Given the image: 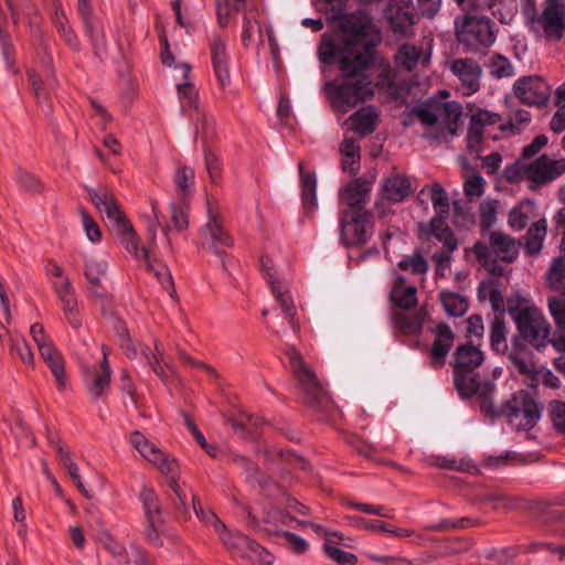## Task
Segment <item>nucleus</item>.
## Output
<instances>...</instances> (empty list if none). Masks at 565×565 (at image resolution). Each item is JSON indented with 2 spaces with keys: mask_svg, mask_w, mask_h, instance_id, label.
Returning <instances> with one entry per match:
<instances>
[{
  "mask_svg": "<svg viewBox=\"0 0 565 565\" xmlns=\"http://www.w3.org/2000/svg\"><path fill=\"white\" fill-rule=\"evenodd\" d=\"M332 19H339V39L323 36L318 54L324 64L338 63L342 78L326 85V93L333 110L347 114L360 103L373 97L374 86L370 75L373 58L372 45L375 28L363 12L343 14L348 0H317Z\"/></svg>",
  "mask_w": 565,
  "mask_h": 565,
  "instance_id": "obj_1",
  "label": "nucleus"
},
{
  "mask_svg": "<svg viewBox=\"0 0 565 565\" xmlns=\"http://www.w3.org/2000/svg\"><path fill=\"white\" fill-rule=\"evenodd\" d=\"M508 312L516 326L518 333L513 345L518 349L527 347L536 351L544 350L550 342L552 326L542 310L533 301L521 295L508 299Z\"/></svg>",
  "mask_w": 565,
  "mask_h": 565,
  "instance_id": "obj_2",
  "label": "nucleus"
},
{
  "mask_svg": "<svg viewBox=\"0 0 565 565\" xmlns=\"http://www.w3.org/2000/svg\"><path fill=\"white\" fill-rule=\"evenodd\" d=\"M462 107L456 102H430L415 109L426 125L424 136L433 141L447 142L458 130Z\"/></svg>",
  "mask_w": 565,
  "mask_h": 565,
  "instance_id": "obj_3",
  "label": "nucleus"
},
{
  "mask_svg": "<svg viewBox=\"0 0 565 565\" xmlns=\"http://www.w3.org/2000/svg\"><path fill=\"white\" fill-rule=\"evenodd\" d=\"M484 360L483 352L470 343L459 345L454 356V383L462 397L475 394L484 396L493 390L490 383L482 384L476 370Z\"/></svg>",
  "mask_w": 565,
  "mask_h": 565,
  "instance_id": "obj_4",
  "label": "nucleus"
},
{
  "mask_svg": "<svg viewBox=\"0 0 565 565\" xmlns=\"http://www.w3.org/2000/svg\"><path fill=\"white\" fill-rule=\"evenodd\" d=\"M130 444L147 461L152 463L160 473L169 479V487L179 499L180 505L184 508L185 495L178 484L179 465L177 460L163 452L138 430L130 435Z\"/></svg>",
  "mask_w": 565,
  "mask_h": 565,
  "instance_id": "obj_5",
  "label": "nucleus"
},
{
  "mask_svg": "<svg viewBox=\"0 0 565 565\" xmlns=\"http://www.w3.org/2000/svg\"><path fill=\"white\" fill-rule=\"evenodd\" d=\"M456 36L460 44L470 51L490 47L495 41V30L491 20L478 14H463L455 19Z\"/></svg>",
  "mask_w": 565,
  "mask_h": 565,
  "instance_id": "obj_6",
  "label": "nucleus"
},
{
  "mask_svg": "<svg viewBox=\"0 0 565 565\" xmlns=\"http://www.w3.org/2000/svg\"><path fill=\"white\" fill-rule=\"evenodd\" d=\"M260 267L263 275L269 286L276 300L279 302L284 318L288 321L291 330L298 333L300 324L297 319L296 307L288 290V280L285 275L276 267L275 263L268 256H263L260 259Z\"/></svg>",
  "mask_w": 565,
  "mask_h": 565,
  "instance_id": "obj_7",
  "label": "nucleus"
},
{
  "mask_svg": "<svg viewBox=\"0 0 565 565\" xmlns=\"http://www.w3.org/2000/svg\"><path fill=\"white\" fill-rule=\"evenodd\" d=\"M286 354L303 401L310 405L320 403L326 392L315 371L303 361L294 345L287 349Z\"/></svg>",
  "mask_w": 565,
  "mask_h": 565,
  "instance_id": "obj_8",
  "label": "nucleus"
},
{
  "mask_svg": "<svg viewBox=\"0 0 565 565\" xmlns=\"http://www.w3.org/2000/svg\"><path fill=\"white\" fill-rule=\"evenodd\" d=\"M504 415L516 430H529L541 417V407L529 392L520 391L507 403Z\"/></svg>",
  "mask_w": 565,
  "mask_h": 565,
  "instance_id": "obj_9",
  "label": "nucleus"
},
{
  "mask_svg": "<svg viewBox=\"0 0 565 565\" xmlns=\"http://www.w3.org/2000/svg\"><path fill=\"white\" fill-rule=\"evenodd\" d=\"M532 30L548 41H557L565 31V3L545 1L540 14L529 17Z\"/></svg>",
  "mask_w": 565,
  "mask_h": 565,
  "instance_id": "obj_10",
  "label": "nucleus"
},
{
  "mask_svg": "<svg viewBox=\"0 0 565 565\" xmlns=\"http://www.w3.org/2000/svg\"><path fill=\"white\" fill-rule=\"evenodd\" d=\"M211 520L213 521V527L218 534L220 540L235 556L249 559L259 558L265 563L270 562V555L262 548L259 544L241 533H232L228 531L225 524H223L215 514H211Z\"/></svg>",
  "mask_w": 565,
  "mask_h": 565,
  "instance_id": "obj_11",
  "label": "nucleus"
},
{
  "mask_svg": "<svg viewBox=\"0 0 565 565\" xmlns=\"http://www.w3.org/2000/svg\"><path fill=\"white\" fill-rule=\"evenodd\" d=\"M340 238L345 246L365 244L372 235L370 216L364 209L340 213Z\"/></svg>",
  "mask_w": 565,
  "mask_h": 565,
  "instance_id": "obj_12",
  "label": "nucleus"
},
{
  "mask_svg": "<svg viewBox=\"0 0 565 565\" xmlns=\"http://www.w3.org/2000/svg\"><path fill=\"white\" fill-rule=\"evenodd\" d=\"M116 334L118 337L119 345L124 350L125 354L129 359H137L139 355H141L145 361L152 367L154 373L162 377L164 374L163 366L161 365V362H163L167 366L169 365L168 362L164 360V350L161 347V344L156 341L154 342V353L150 352L148 347L139 345L137 348L129 335L128 329L126 324L121 321H117L114 326Z\"/></svg>",
  "mask_w": 565,
  "mask_h": 565,
  "instance_id": "obj_13",
  "label": "nucleus"
},
{
  "mask_svg": "<svg viewBox=\"0 0 565 565\" xmlns=\"http://www.w3.org/2000/svg\"><path fill=\"white\" fill-rule=\"evenodd\" d=\"M145 514V536L154 546H162L161 535L164 533V521L161 515L159 499L153 489L146 486L139 493Z\"/></svg>",
  "mask_w": 565,
  "mask_h": 565,
  "instance_id": "obj_14",
  "label": "nucleus"
},
{
  "mask_svg": "<svg viewBox=\"0 0 565 565\" xmlns=\"http://www.w3.org/2000/svg\"><path fill=\"white\" fill-rule=\"evenodd\" d=\"M162 227V232L168 239V244L170 245V238L168 236L171 227L161 224V215L159 211L158 203L156 201H151V216L148 223V247H139V237L136 231L129 233L127 236L120 238V243L125 246L126 250L131 254L138 260H148L150 248L156 244L157 237V228Z\"/></svg>",
  "mask_w": 565,
  "mask_h": 565,
  "instance_id": "obj_15",
  "label": "nucleus"
},
{
  "mask_svg": "<svg viewBox=\"0 0 565 565\" xmlns=\"http://www.w3.org/2000/svg\"><path fill=\"white\" fill-rule=\"evenodd\" d=\"M200 236L203 247L220 257L223 266L225 267V257L227 254L223 250L225 247H232L233 239L223 228V225L216 214L213 213L209 206L207 222L201 228Z\"/></svg>",
  "mask_w": 565,
  "mask_h": 565,
  "instance_id": "obj_16",
  "label": "nucleus"
},
{
  "mask_svg": "<svg viewBox=\"0 0 565 565\" xmlns=\"http://www.w3.org/2000/svg\"><path fill=\"white\" fill-rule=\"evenodd\" d=\"M513 90L521 103L530 106L543 105L551 94L550 86L540 76L519 78L513 85Z\"/></svg>",
  "mask_w": 565,
  "mask_h": 565,
  "instance_id": "obj_17",
  "label": "nucleus"
},
{
  "mask_svg": "<svg viewBox=\"0 0 565 565\" xmlns=\"http://www.w3.org/2000/svg\"><path fill=\"white\" fill-rule=\"evenodd\" d=\"M525 177L536 184L551 182L565 173V159H553L541 156L533 162L524 166Z\"/></svg>",
  "mask_w": 565,
  "mask_h": 565,
  "instance_id": "obj_18",
  "label": "nucleus"
},
{
  "mask_svg": "<svg viewBox=\"0 0 565 565\" xmlns=\"http://www.w3.org/2000/svg\"><path fill=\"white\" fill-rule=\"evenodd\" d=\"M451 73L460 81L463 95L470 96L480 88L481 67L473 58H455L449 62Z\"/></svg>",
  "mask_w": 565,
  "mask_h": 565,
  "instance_id": "obj_19",
  "label": "nucleus"
},
{
  "mask_svg": "<svg viewBox=\"0 0 565 565\" xmlns=\"http://www.w3.org/2000/svg\"><path fill=\"white\" fill-rule=\"evenodd\" d=\"M431 57L430 42L415 44H403L395 54L396 65L407 72H413L417 67H425Z\"/></svg>",
  "mask_w": 565,
  "mask_h": 565,
  "instance_id": "obj_20",
  "label": "nucleus"
},
{
  "mask_svg": "<svg viewBox=\"0 0 565 565\" xmlns=\"http://www.w3.org/2000/svg\"><path fill=\"white\" fill-rule=\"evenodd\" d=\"M110 366L107 360L106 348L103 347V361L98 365L85 370V385L93 398L104 396L110 383Z\"/></svg>",
  "mask_w": 565,
  "mask_h": 565,
  "instance_id": "obj_21",
  "label": "nucleus"
},
{
  "mask_svg": "<svg viewBox=\"0 0 565 565\" xmlns=\"http://www.w3.org/2000/svg\"><path fill=\"white\" fill-rule=\"evenodd\" d=\"M434 342L430 348V364L434 367H441L454 345L455 334L449 326L439 323L434 330Z\"/></svg>",
  "mask_w": 565,
  "mask_h": 565,
  "instance_id": "obj_22",
  "label": "nucleus"
},
{
  "mask_svg": "<svg viewBox=\"0 0 565 565\" xmlns=\"http://www.w3.org/2000/svg\"><path fill=\"white\" fill-rule=\"evenodd\" d=\"M294 511L299 514H306L307 508L296 499L282 493L281 498L277 500L276 505L268 512L267 520L281 525H290L292 522L298 524L299 521L290 515Z\"/></svg>",
  "mask_w": 565,
  "mask_h": 565,
  "instance_id": "obj_23",
  "label": "nucleus"
},
{
  "mask_svg": "<svg viewBox=\"0 0 565 565\" xmlns=\"http://www.w3.org/2000/svg\"><path fill=\"white\" fill-rule=\"evenodd\" d=\"M412 192L409 179L397 172L384 179L381 188V199L391 203L404 201Z\"/></svg>",
  "mask_w": 565,
  "mask_h": 565,
  "instance_id": "obj_24",
  "label": "nucleus"
},
{
  "mask_svg": "<svg viewBox=\"0 0 565 565\" xmlns=\"http://www.w3.org/2000/svg\"><path fill=\"white\" fill-rule=\"evenodd\" d=\"M352 542L353 541L351 539L347 540L341 533L338 532H333L332 534H326L323 551L329 558L341 565H354L358 562L356 555L345 552L339 547V545L352 547Z\"/></svg>",
  "mask_w": 565,
  "mask_h": 565,
  "instance_id": "obj_25",
  "label": "nucleus"
},
{
  "mask_svg": "<svg viewBox=\"0 0 565 565\" xmlns=\"http://www.w3.org/2000/svg\"><path fill=\"white\" fill-rule=\"evenodd\" d=\"M491 252L503 262L511 263L516 259L521 243L510 235L493 231L489 234Z\"/></svg>",
  "mask_w": 565,
  "mask_h": 565,
  "instance_id": "obj_26",
  "label": "nucleus"
},
{
  "mask_svg": "<svg viewBox=\"0 0 565 565\" xmlns=\"http://www.w3.org/2000/svg\"><path fill=\"white\" fill-rule=\"evenodd\" d=\"M370 191V183L359 178L351 181L343 190H341L340 201L342 204L348 206L347 210L363 209L362 204L366 202Z\"/></svg>",
  "mask_w": 565,
  "mask_h": 565,
  "instance_id": "obj_27",
  "label": "nucleus"
},
{
  "mask_svg": "<svg viewBox=\"0 0 565 565\" xmlns=\"http://www.w3.org/2000/svg\"><path fill=\"white\" fill-rule=\"evenodd\" d=\"M416 281H408L405 276H397L391 291L393 302L403 309H408L417 303Z\"/></svg>",
  "mask_w": 565,
  "mask_h": 565,
  "instance_id": "obj_28",
  "label": "nucleus"
},
{
  "mask_svg": "<svg viewBox=\"0 0 565 565\" xmlns=\"http://www.w3.org/2000/svg\"><path fill=\"white\" fill-rule=\"evenodd\" d=\"M51 444H55L53 438H50ZM55 451L58 459L60 465L67 471L70 478L79 490V492L87 499H92L93 494L85 488L82 477L79 475V469L76 462L73 460L71 452L65 449L58 441L55 445Z\"/></svg>",
  "mask_w": 565,
  "mask_h": 565,
  "instance_id": "obj_29",
  "label": "nucleus"
},
{
  "mask_svg": "<svg viewBox=\"0 0 565 565\" xmlns=\"http://www.w3.org/2000/svg\"><path fill=\"white\" fill-rule=\"evenodd\" d=\"M379 111L374 106H365L352 114L348 121L352 122L351 130L366 136L376 129Z\"/></svg>",
  "mask_w": 565,
  "mask_h": 565,
  "instance_id": "obj_30",
  "label": "nucleus"
},
{
  "mask_svg": "<svg viewBox=\"0 0 565 565\" xmlns=\"http://www.w3.org/2000/svg\"><path fill=\"white\" fill-rule=\"evenodd\" d=\"M78 15L84 24L86 34L90 38L93 44L97 47L103 42V31L98 19L94 15L89 0H78Z\"/></svg>",
  "mask_w": 565,
  "mask_h": 565,
  "instance_id": "obj_31",
  "label": "nucleus"
},
{
  "mask_svg": "<svg viewBox=\"0 0 565 565\" xmlns=\"http://www.w3.org/2000/svg\"><path fill=\"white\" fill-rule=\"evenodd\" d=\"M108 269V262L105 257L92 256L86 260L85 277L90 286V291L96 297H102V278L106 275Z\"/></svg>",
  "mask_w": 565,
  "mask_h": 565,
  "instance_id": "obj_32",
  "label": "nucleus"
},
{
  "mask_svg": "<svg viewBox=\"0 0 565 565\" xmlns=\"http://www.w3.org/2000/svg\"><path fill=\"white\" fill-rule=\"evenodd\" d=\"M52 22L60 35L75 51L79 50V41L68 23V19L60 0H53Z\"/></svg>",
  "mask_w": 565,
  "mask_h": 565,
  "instance_id": "obj_33",
  "label": "nucleus"
},
{
  "mask_svg": "<svg viewBox=\"0 0 565 565\" xmlns=\"http://www.w3.org/2000/svg\"><path fill=\"white\" fill-rule=\"evenodd\" d=\"M88 198L98 211L106 213L109 221L122 213L115 195L105 189H88Z\"/></svg>",
  "mask_w": 565,
  "mask_h": 565,
  "instance_id": "obj_34",
  "label": "nucleus"
},
{
  "mask_svg": "<svg viewBox=\"0 0 565 565\" xmlns=\"http://www.w3.org/2000/svg\"><path fill=\"white\" fill-rule=\"evenodd\" d=\"M547 234V222L541 218L534 222L524 236V249L526 254L536 256L543 248V243Z\"/></svg>",
  "mask_w": 565,
  "mask_h": 565,
  "instance_id": "obj_35",
  "label": "nucleus"
},
{
  "mask_svg": "<svg viewBox=\"0 0 565 565\" xmlns=\"http://www.w3.org/2000/svg\"><path fill=\"white\" fill-rule=\"evenodd\" d=\"M40 354L54 375L57 388L60 391H64L67 386V379L65 375L64 359L62 354L54 345L49 349H44Z\"/></svg>",
  "mask_w": 565,
  "mask_h": 565,
  "instance_id": "obj_36",
  "label": "nucleus"
},
{
  "mask_svg": "<svg viewBox=\"0 0 565 565\" xmlns=\"http://www.w3.org/2000/svg\"><path fill=\"white\" fill-rule=\"evenodd\" d=\"M448 215H435L425 228V233L429 237H435L443 243L444 246L457 248V239L450 227L446 223Z\"/></svg>",
  "mask_w": 565,
  "mask_h": 565,
  "instance_id": "obj_37",
  "label": "nucleus"
},
{
  "mask_svg": "<svg viewBox=\"0 0 565 565\" xmlns=\"http://www.w3.org/2000/svg\"><path fill=\"white\" fill-rule=\"evenodd\" d=\"M426 318L427 311L424 308H420L415 313H395L394 324L395 328H397L404 334H416L422 330Z\"/></svg>",
  "mask_w": 565,
  "mask_h": 565,
  "instance_id": "obj_38",
  "label": "nucleus"
},
{
  "mask_svg": "<svg viewBox=\"0 0 565 565\" xmlns=\"http://www.w3.org/2000/svg\"><path fill=\"white\" fill-rule=\"evenodd\" d=\"M534 215V203L530 200H524L511 209L508 217V224L512 230L519 232L526 227Z\"/></svg>",
  "mask_w": 565,
  "mask_h": 565,
  "instance_id": "obj_39",
  "label": "nucleus"
},
{
  "mask_svg": "<svg viewBox=\"0 0 565 565\" xmlns=\"http://www.w3.org/2000/svg\"><path fill=\"white\" fill-rule=\"evenodd\" d=\"M342 169L349 174H355L360 168V146L352 138H345L340 147Z\"/></svg>",
  "mask_w": 565,
  "mask_h": 565,
  "instance_id": "obj_40",
  "label": "nucleus"
},
{
  "mask_svg": "<svg viewBox=\"0 0 565 565\" xmlns=\"http://www.w3.org/2000/svg\"><path fill=\"white\" fill-rule=\"evenodd\" d=\"M98 542L118 563L129 564L132 562L126 546L116 540L108 530L104 529L99 532Z\"/></svg>",
  "mask_w": 565,
  "mask_h": 565,
  "instance_id": "obj_41",
  "label": "nucleus"
},
{
  "mask_svg": "<svg viewBox=\"0 0 565 565\" xmlns=\"http://www.w3.org/2000/svg\"><path fill=\"white\" fill-rule=\"evenodd\" d=\"M299 172L301 180V196L303 206L307 211H313L317 206L316 175L311 172H306L305 164L302 162H299Z\"/></svg>",
  "mask_w": 565,
  "mask_h": 565,
  "instance_id": "obj_42",
  "label": "nucleus"
},
{
  "mask_svg": "<svg viewBox=\"0 0 565 565\" xmlns=\"http://www.w3.org/2000/svg\"><path fill=\"white\" fill-rule=\"evenodd\" d=\"M426 192L428 193L436 215H449L450 202L445 189L439 183H434L430 186L424 188L419 193V198Z\"/></svg>",
  "mask_w": 565,
  "mask_h": 565,
  "instance_id": "obj_43",
  "label": "nucleus"
},
{
  "mask_svg": "<svg viewBox=\"0 0 565 565\" xmlns=\"http://www.w3.org/2000/svg\"><path fill=\"white\" fill-rule=\"evenodd\" d=\"M440 301L445 311L452 317L463 316L469 308L468 299L452 291H441Z\"/></svg>",
  "mask_w": 565,
  "mask_h": 565,
  "instance_id": "obj_44",
  "label": "nucleus"
},
{
  "mask_svg": "<svg viewBox=\"0 0 565 565\" xmlns=\"http://www.w3.org/2000/svg\"><path fill=\"white\" fill-rule=\"evenodd\" d=\"M355 524L362 529L371 530L375 532H385L392 534L398 539H407L414 535V531L404 527H396L392 524L382 521H371L366 519H356Z\"/></svg>",
  "mask_w": 565,
  "mask_h": 565,
  "instance_id": "obj_45",
  "label": "nucleus"
},
{
  "mask_svg": "<svg viewBox=\"0 0 565 565\" xmlns=\"http://www.w3.org/2000/svg\"><path fill=\"white\" fill-rule=\"evenodd\" d=\"M490 343L492 350L498 353H504L508 350L507 328L502 313L495 315L491 322Z\"/></svg>",
  "mask_w": 565,
  "mask_h": 565,
  "instance_id": "obj_46",
  "label": "nucleus"
},
{
  "mask_svg": "<svg viewBox=\"0 0 565 565\" xmlns=\"http://www.w3.org/2000/svg\"><path fill=\"white\" fill-rule=\"evenodd\" d=\"M57 298L62 305V310L67 322L73 328H79L82 324V320L79 317V309L75 290L57 295Z\"/></svg>",
  "mask_w": 565,
  "mask_h": 565,
  "instance_id": "obj_47",
  "label": "nucleus"
},
{
  "mask_svg": "<svg viewBox=\"0 0 565 565\" xmlns=\"http://www.w3.org/2000/svg\"><path fill=\"white\" fill-rule=\"evenodd\" d=\"M392 31L401 36H408L413 33L414 17L409 11L397 9L388 17Z\"/></svg>",
  "mask_w": 565,
  "mask_h": 565,
  "instance_id": "obj_48",
  "label": "nucleus"
},
{
  "mask_svg": "<svg viewBox=\"0 0 565 565\" xmlns=\"http://www.w3.org/2000/svg\"><path fill=\"white\" fill-rule=\"evenodd\" d=\"M179 68L181 71L182 78H183V82L178 84L179 98H180L183 107H185V106L192 107L195 105L198 92H196L195 87L193 86V84H191L188 81L189 74L191 72V66L189 64L184 63V64H181L179 66Z\"/></svg>",
  "mask_w": 565,
  "mask_h": 565,
  "instance_id": "obj_49",
  "label": "nucleus"
},
{
  "mask_svg": "<svg viewBox=\"0 0 565 565\" xmlns=\"http://www.w3.org/2000/svg\"><path fill=\"white\" fill-rule=\"evenodd\" d=\"M547 307L558 331H565V285L561 292L547 299Z\"/></svg>",
  "mask_w": 565,
  "mask_h": 565,
  "instance_id": "obj_50",
  "label": "nucleus"
},
{
  "mask_svg": "<svg viewBox=\"0 0 565 565\" xmlns=\"http://www.w3.org/2000/svg\"><path fill=\"white\" fill-rule=\"evenodd\" d=\"M489 9L501 23H510L518 12V4L515 0H490Z\"/></svg>",
  "mask_w": 565,
  "mask_h": 565,
  "instance_id": "obj_51",
  "label": "nucleus"
},
{
  "mask_svg": "<svg viewBox=\"0 0 565 565\" xmlns=\"http://www.w3.org/2000/svg\"><path fill=\"white\" fill-rule=\"evenodd\" d=\"M398 268L403 271H408L414 278L423 281V277L428 270V263L422 255L414 254L403 258L398 263Z\"/></svg>",
  "mask_w": 565,
  "mask_h": 565,
  "instance_id": "obj_52",
  "label": "nucleus"
},
{
  "mask_svg": "<svg viewBox=\"0 0 565 565\" xmlns=\"http://www.w3.org/2000/svg\"><path fill=\"white\" fill-rule=\"evenodd\" d=\"M499 125V127L503 130L505 126L501 124V117L486 109H478L470 117V126L473 129H478L484 134L486 128Z\"/></svg>",
  "mask_w": 565,
  "mask_h": 565,
  "instance_id": "obj_53",
  "label": "nucleus"
},
{
  "mask_svg": "<svg viewBox=\"0 0 565 565\" xmlns=\"http://www.w3.org/2000/svg\"><path fill=\"white\" fill-rule=\"evenodd\" d=\"M246 0H218L216 3L217 21L220 26L225 28L232 12H238L245 8Z\"/></svg>",
  "mask_w": 565,
  "mask_h": 565,
  "instance_id": "obj_54",
  "label": "nucleus"
},
{
  "mask_svg": "<svg viewBox=\"0 0 565 565\" xmlns=\"http://www.w3.org/2000/svg\"><path fill=\"white\" fill-rule=\"evenodd\" d=\"M194 171L192 168L186 166H180L174 173V183L178 191L183 195L188 196L193 192L194 186Z\"/></svg>",
  "mask_w": 565,
  "mask_h": 565,
  "instance_id": "obj_55",
  "label": "nucleus"
},
{
  "mask_svg": "<svg viewBox=\"0 0 565 565\" xmlns=\"http://www.w3.org/2000/svg\"><path fill=\"white\" fill-rule=\"evenodd\" d=\"M143 262L146 264L147 269L149 271L153 273V275L156 276L158 281L161 284V286L166 290L174 291L171 273L164 264L152 260L150 254H149L148 260H143Z\"/></svg>",
  "mask_w": 565,
  "mask_h": 565,
  "instance_id": "obj_56",
  "label": "nucleus"
},
{
  "mask_svg": "<svg viewBox=\"0 0 565 565\" xmlns=\"http://www.w3.org/2000/svg\"><path fill=\"white\" fill-rule=\"evenodd\" d=\"M547 282L551 289L562 291L565 286V260L554 259L547 273Z\"/></svg>",
  "mask_w": 565,
  "mask_h": 565,
  "instance_id": "obj_57",
  "label": "nucleus"
},
{
  "mask_svg": "<svg viewBox=\"0 0 565 565\" xmlns=\"http://www.w3.org/2000/svg\"><path fill=\"white\" fill-rule=\"evenodd\" d=\"M82 226L88 241L98 243L102 239V230L88 211L84 207L78 209Z\"/></svg>",
  "mask_w": 565,
  "mask_h": 565,
  "instance_id": "obj_58",
  "label": "nucleus"
},
{
  "mask_svg": "<svg viewBox=\"0 0 565 565\" xmlns=\"http://www.w3.org/2000/svg\"><path fill=\"white\" fill-rule=\"evenodd\" d=\"M489 70L491 75L502 78L514 75V68L511 62L503 55L497 54L490 58Z\"/></svg>",
  "mask_w": 565,
  "mask_h": 565,
  "instance_id": "obj_59",
  "label": "nucleus"
},
{
  "mask_svg": "<svg viewBox=\"0 0 565 565\" xmlns=\"http://www.w3.org/2000/svg\"><path fill=\"white\" fill-rule=\"evenodd\" d=\"M257 12L253 9L246 11L243 20L242 39L244 44H248L257 32H260Z\"/></svg>",
  "mask_w": 565,
  "mask_h": 565,
  "instance_id": "obj_60",
  "label": "nucleus"
},
{
  "mask_svg": "<svg viewBox=\"0 0 565 565\" xmlns=\"http://www.w3.org/2000/svg\"><path fill=\"white\" fill-rule=\"evenodd\" d=\"M484 183L486 181L480 174L472 172L465 179L463 191L470 198L481 196L484 191Z\"/></svg>",
  "mask_w": 565,
  "mask_h": 565,
  "instance_id": "obj_61",
  "label": "nucleus"
},
{
  "mask_svg": "<svg viewBox=\"0 0 565 565\" xmlns=\"http://www.w3.org/2000/svg\"><path fill=\"white\" fill-rule=\"evenodd\" d=\"M211 57L212 63L228 62L227 42L216 34L211 38Z\"/></svg>",
  "mask_w": 565,
  "mask_h": 565,
  "instance_id": "obj_62",
  "label": "nucleus"
},
{
  "mask_svg": "<svg viewBox=\"0 0 565 565\" xmlns=\"http://www.w3.org/2000/svg\"><path fill=\"white\" fill-rule=\"evenodd\" d=\"M471 524H472V521L467 518H462L459 520L445 519L436 524L425 526V530L443 532V531H449V530H454V529H465V527L470 526Z\"/></svg>",
  "mask_w": 565,
  "mask_h": 565,
  "instance_id": "obj_63",
  "label": "nucleus"
},
{
  "mask_svg": "<svg viewBox=\"0 0 565 565\" xmlns=\"http://www.w3.org/2000/svg\"><path fill=\"white\" fill-rule=\"evenodd\" d=\"M551 416L555 428L565 433V403L553 402L551 404Z\"/></svg>",
  "mask_w": 565,
  "mask_h": 565,
  "instance_id": "obj_64",
  "label": "nucleus"
}]
</instances>
